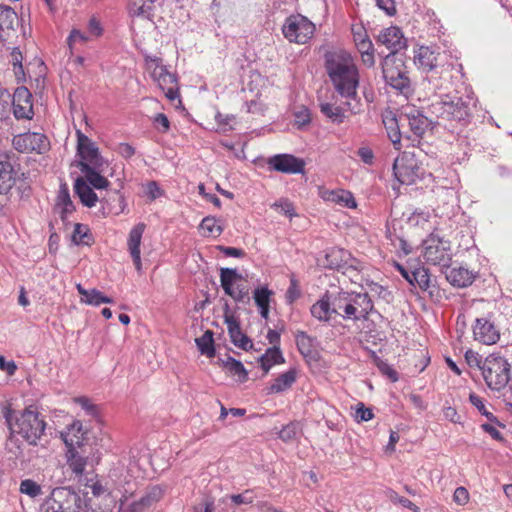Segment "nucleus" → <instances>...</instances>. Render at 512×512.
<instances>
[{
  "mask_svg": "<svg viewBox=\"0 0 512 512\" xmlns=\"http://www.w3.org/2000/svg\"><path fill=\"white\" fill-rule=\"evenodd\" d=\"M324 67L335 91L344 99L349 113H360L362 103L357 93L360 76L352 55L341 49L328 51L324 55Z\"/></svg>",
  "mask_w": 512,
  "mask_h": 512,
  "instance_id": "f257e3e1",
  "label": "nucleus"
},
{
  "mask_svg": "<svg viewBox=\"0 0 512 512\" xmlns=\"http://www.w3.org/2000/svg\"><path fill=\"white\" fill-rule=\"evenodd\" d=\"M14 410L10 406L3 409V416L12 432L21 435L29 444L36 445L44 434L46 423L33 406L25 408L13 422Z\"/></svg>",
  "mask_w": 512,
  "mask_h": 512,
  "instance_id": "f03ea898",
  "label": "nucleus"
},
{
  "mask_svg": "<svg viewBox=\"0 0 512 512\" xmlns=\"http://www.w3.org/2000/svg\"><path fill=\"white\" fill-rule=\"evenodd\" d=\"M145 69L154 82L164 92L165 96L173 101L179 97L178 77L164 65L162 58L157 56H144Z\"/></svg>",
  "mask_w": 512,
  "mask_h": 512,
  "instance_id": "7ed1b4c3",
  "label": "nucleus"
},
{
  "mask_svg": "<svg viewBox=\"0 0 512 512\" xmlns=\"http://www.w3.org/2000/svg\"><path fill=\"white\" fill-rule=\"evenodd\" d=\"M84 484L85 512H112L116 499L111 492L94 476L86 478Z\"/></svg>",
  "mask_w": 512,
  "mask_h": 512,
  "instance_id": "20e7f679",
  "label": "nucleus"
},
{
  "mask_svg": "<svg viewBox=\"0 0 512 512\" xmlns=\"http://www.w3.org/2000/svg\"><path fill=\"white\" fill-rule=\"evenodd\" d=\"M471 99L445 95L440 101L432 104L433 113L446 121L466 124L471 116Z\"/></svg>",
  "mask_w": 512,
  "mask_h": 512,
  "instance_id": "39448f33",
  "label": "nucleus"
},
{
  "mask_svg": "<svg viewBox=\"0 0 512 512\" xmlns=\"http://www.w3.org/2000/svg\"><path fill=\"white\" fill-rule=\"evenodd\" d=\"M510 364L499 354H489L481 365L482 377L491 390L501 391L510 380Z\"/></svg>",
  "mask_w": 512,
  "mask_h": 512,
  "instance_id": "423d86ee",
  "label": "nucleus"
},
{
  "mask_svg": "<svg viewBox=\"0 0 512 512\" xmlns=\"http://www.w3.org/2000/svg\"><path fill=\"white\" fill-rule=\"evenodd\" d=\"M382 72L387 84L404 92L410 87V78L404 60L396 55H387L382 63Z\"/></svg>",
  "mask_w": 512,
  "mask_h": 512,
  "instance_id": "0eeeda50",
  "label": "nucleus"
},
{
  "mask_svg": "<svg viewBox=\"0 0 512 512\" xmlns=\"http://www.w3.org/2000/svg\"><path fill=\"white\" fill-rule=\"evenodd\" d=\"M422 255L428 264L448 267L452 256L450 242L432 233L423 242Z\"/></svg>",
  "mask_w": 512,
  "mask_h": 512,
  "instance_id": "6e6552de",
  "label": "nucleus"
},
{
  "mask_svg": "<svg viewBox=\"0 0 512 512\" xmlns=\"http://www.w3.org/2000/svg\"><path fill=\"white\" fill-rule=\"evenodd\" d=\"M282 32L289 42L306 44L315 33V25L303 15H291L286 19Z\"/></svg>",
  "mask_w": 512,
  "mask_h": 512,
  "instance_id": "1a4fd4ad",
  "label": "nucleus"
},
{
  "mask_svg": "<svg viewBox=\"0 0 512 512\" xmlns=\"http://www.w3.org/2000/svg\"><path fill=\"white\" fill-rule=\"evenodd\" d=\"M395 178L404 185L414 184L421 176V164L415 153L403 152L393 164Z\"/></svg>",
  "mask_w": 512,
  "mask_h": 512,
  "instance_id": "9d476101",
  "label": "nucleus"
},
{
  "mask_svg": "<svg viewBox=\"0 0 512 512\" xmlns=\"http://www.w3.org/2000/svg\"><path fill=\"white\" fill-rule=\"evenodd\" d=\"M45 512H79L78 497L66 488H56L45 501Z\"/></svg>",
  "mask_w": 512,
  "mask_h": 512,
  "instance_id": "9b49d317",
  "label": "nucleus"
},
{
  "mask_svg": "<svg viewBox=\"0 0 512 512\" xmlns=\"http://www.w3.org/2000/svg\"><path fill=\"white\" fill-rule=\"evenodd\" d=\"M243 277L237 273L235 269L221 268L220 270V283L225 294L230 296L236 302H243L249 297V289L246 285L241 283Z\"/></svg>",
  "mask_w": 512,
  "mask_h": 512,
  "instance_id": "f8f14e48",
  "label": "nucleus"
},
{
  "mask_svg": "<svg viewBox=\"0 0 512 512\" xmlns=\"http://www.w3.org/2000/svg\"><path fill=\"white\" fill-rule=\"evenodd\" d=\"M77 136V155L80 158V162H86L94 168L101 169L106 165L101 156L99 149L95 142L87 137L81 130L76 131Z\"/></svg>",
  "mask_w": 512,
  "mask_h": 512,
  "instance_id": "ddd939ff",
  "label": "nucleus"
},
{
  "mask_svg": "<svg viewBox=\"0 0 512 512\" xmlns=\"http://www.w3.org/2000/svg\"><path fill=\"white\" fill-rule=\"evenodd\" d=\"M14 148L22 153H44L49 148V141L42 133L26 132L14 136L12 140Z\"/></svg>",
  "mask_w": 512,
  "mask_h": 512,
  "instance_id": "4468645a",
  "label": "nucleus"
},
{
  "mask_svg": "<svg viewBox=\"0 0 512 512\" xmlns=\"http://www.w3.org/2000/svg\"><path fill=\"white\" fill-rule=\"evenodd\" d=\"M271 170L285 174H304L305 161L292 154H277L267 160Z\"/></svg>",
  "mask_w": 512,
  "mask_h": 512,
  "instance_id": "2eb2a0df",
  "label": "nucleus"
},
{
  "mask_svg": "<svg viewBox=\"0 0 512 512\" xmlns=\"http://www.w3.org/2000/svg\"><path fill=\"white\" fill-rule=\"evenodd\" d=\"M473 338L484 345H493L500 339V331L491 317H478L472 325Z\"/></svg>",
  "mask_w": 512,
  "mask_h": 512,
  "instance_id": "dca6fc26",
  "label": "nucleus"
},
{
  "mask_svg": "<svg viewBox=\"0 0 512 512\" xmlns=\"http://www.w3.org/2000/svg\"><path fill=\"white\" fill-rule=\"evenodd\" d=\"M13 114L16 119H32L34 115L33 97L24 86L18 87L12 97Z\"/></svg>",
  "mask_w": 512,
  "mask_h": 512,
  "instance_id": "f3484780",
  "label": "nucleus"
},
{
  "mask_svg": "<svg viewBox=\"0 0 512 512\" xmlns=\"http://www.w3.org/2000/svg\"><path fill=\"white\" fill-rule=\"evenodd\" d=\"M146 230V224L140 222L134 225L129 231L127 238V250L132 258L135 269L141 273L142 261H141V242L143 234Z\"/></svg>",
  "mask_w": 512,
  "mask_h": 512,
  "instance_id": "a211bd4d",
  "label": "nucleus"
},
{
  "mask_svg": "<svg viewBox=\"0 0 512 512\" xmlns=\"http://www.w3.org/2000/svg\"><path fill=\"white\" fill-rule=\"evenodd\" d=\"M318 196L323 201L340 207L354 209L357 206L353 194L345 189H328L324 186H319Z\"/></svg>",
  "mask_w": 512,
  "mask_h": 512,
  "instance_id": "6ab92c4d",
  "label": "nucleus"
},
{
  "mask_svg": "<svg viewBox=\"0 0 512 512\" xmlns=\"http://www.w3.org/2000/svg\"><path fill=\"white\" fill-rule=\"evenodd\" d=\"M377 42L389 49L390 55H396L397 51L406 46L404 35L397 26H390L382 30L377 37Z\"/></svg>",
  "mask_w": 512,
  "mask_h": 512,
  "instance_id": "aec40b11",
  "label": "nucleus"
},
{
  "mask_svg": "<svg viewBox=\"0 0 512 512\" xmlns=\"http://www.w3.org/2000/svg\"><path fill=\"white\" fill-rule=\"evenodd\" d=\"M224 322L227 325L230 339L235 346L243 350L252 348V341L241 331L239 320L233 314L226 311Z\"/></svg>",
  "mask_w": 512,
  "mask_h": 512,
  "instance_id": "412c9836",
  "label": "nucleus"
},
{
  "mask_svg": "<svg viewBox=\"0 0 512 512\" xmlns=\"http://www.w3.org/2000/svg\"><path fill=\"white\" fill-rule=\"evenodd\" d=\"M351 305L348 307L349 319H367L373 310V302L367 293H351Z\"/></svg>",
  "mask_w": 512,
  "mask_h": 512,
  "instance_id": "4be33fe9",
  "label": "nucleus"
},
{
  "mask_svg": "<svg viewBox=\"0 0 512 512\" xmlns=\"http://www.w3.org/2000/svg\"><path fill=\"white\" fill-rule=\"evenodd\" d=\"M86 431L83 429L82 422L79 420L73 421L65 431L61 433V438L68 447V449L80 448L85 439Z\"/></svg>",
  "mask_w": 512,
  "mask_h": 512,
  "instance_id": "5701e85b",
  "label": "nucleus"
},
{
  "mask_svg": "<svg viewBox=\"0 0 512 512\" xmlns=\"http://www.w3.org/2000/svg\"><path fill=\"white\" fill-rule=\"evenodd\" d=\"M298 371L296 368H290L277 376L267 387L268 394H278L289 390L296 382Z\"/></svg>",
  "mask_w": 512,
  "mask_h": 512,
  "instance_id": "b1692460",
  "label": "nucleus"
},
{
  "mask_svg": "<svg viewBox=\"0 0 512 512\" xmlns=\"http://www.w3.org/2000/svg\"><path fill=\"white\" fill-rule=\"evenodd\" d=\"M78 167L80 171L84 174V180L95 189H106L110 185V182L107 178L103 177L99 171L102 170L98 168H94V166H90L86 162H79Z\"/></svg>",
  "mask_w": 512,
  "mask_h": 512,
  "instance_id": "393cba45",
  "label": "nucleus"
},
{
  "mask_svg": "<svg viewBox=\"0 0 512 512\" xmlns=\"http://www.w3.org/2000/svg\"><path fill=\"white\" fill-rule=\"evenodd\" d=\"M74 210L75 207L70 198L69 189L66 184H62L56 197L54 211L60 216L62 221H65Z\"/></svg>",
  "mask_w": 512,
  "mask_h": 512,
  "instance_id": "a878e982",
  "label": "nucleus"
},
{
  "mask_svg": "<svg viewBox=\"0 0 512 512\" xmlns=\"http://www.w3.org/2000/svg\"><path fill=\"white\" fill-rule=\"evenodd\" d=\"M76 289L80 294V302L86 305L98 307L101 304H111L113 299L104 295L101 291L93 289H85L81 284L76 285Z\"/></svg>",
  "mask_w": 512,
  "mask_h": 512,
  "instance_id": "bb28decb",
  "label": "nucleus"
},
{
  "mask_svg": "<svg viewBox=\"0 0 512 512\" xmlns=\"http://www.w3.org/2000/svg\"><path fill=\"white\" fill-rule=\"evenodd\" d=\"M474 277L472 271L462 266L452 267L446 271V279L453 286L457 287H467L471 285Z\"/></svg>",
  "mask_w": 512,
  "mask_h": 512,
  "instance_id": "cd10ccee",
  "label": "nucleus"
},
{
  "mask_svg": "<svg viewBox=\"0 0 512 512\" xmlns=\"http://www.w3.org/2000/svg\"><path fill=\"white\" fill-rule=\"evenodd\" d=\"M438 53L428 46H420L415 52L414 62L425 71H432L437 66Z\"/></svg>",
  "mask_w": 512,
  "mask_h": 512,
  "instance_id": "c85d7f7f",
  "label": "nucleus"
},
{
  "mask_svg": "<svg viewBox=\"0 0 512 512\" xmlns=\"http://www.w3.org/2000/svg\"><path fill=\"white\" fill-rule=\"evenodd\" d=\"M410 130L417 138H421L429 127L427 117H425L419 110L410 108L406 112Z\"/></svg>",
  "mask_w": 512,
  "mask_h": 512,
  "instance_id": "c756f323",
  "label": "nucleus"
},
{
  "mask_svg": "<svg viewBox=\"0 0 512 512\" xmlns=\"http://www.w3.org/2000/svg\"><path fill=\"white\" fill-rule=\"evenodd\" d=\"M153 0H130L128 12L132 18L151 20L153 16Z\"/></svg>",
  "mask_w": 512,
  "mask_h": 512,
  "instance_id": "7c9ffc66",
  "label": "nucleus"
},
{
  "mask_svg": "<svg viewBox=\"0 0 512 512\" xmlns=\"http://www.w3.org/2000/svg\"><path fill=\"white\" fill-rule=\"evenodd\" d=\"M75 193L80 198L83 205L91 208L94 207L98 201L97 194L93 188L81 177L77 178L74 184Z\"/></svg>",
  "mask_w": 512,
  "mask_h": 512,
  "instance_id": "2f4dec72",
  "label": "nucleus"
},
{
  "mask_svg": "<svg viewBox=\"0 0 512 512\" xmlns=\"http://www.w3.org/2000/svg\"><path fill=\"white\" fill-rule=\"evenodd\" d=\"M273 291L268 287H258L254 290L253 299L259 309L260 315L264 319H268L270 313V302Z\"/></svg>",
  "mask_w": 512,
  "mask_h": 512,
  "instance_id": "473e14b6",
  "label": "nucleus"
},
{
  "mask_svg": "<svg viewBox=\"0 0 512 512\" xmlns=\"http://www.w3.org/2000/svg\"><path fill=\"white\" fill-rule=\"evenodd\" d=\"M16 171L9 161H0V194L8 193L16 183Z\"/></svg>",
  "mask_w": 512,
  "mask_h": 512,
  "instance_id": "72a5a7b5",
  "label": "nucleus"
},
{
  "mask_svg": "<svg viewBox=\"0 0 512 512\" xmlns=\"http://www.w3.org/2000/svg\"><path fill=\"white\" fill-rule=\"evenodd\" d=\"M163 495L164 490L160 486L151 487L139 501L132 503L131 512H142L145 508L157 503Z\"/></svg>",
  "mask_w": 512,
  "mask_h": 512,
  "instance_id": "f704fd0d",
  "label": "nucleus"
},
{
  "mask_svg": "<svg viewBox=\"0 0 512 512\" xmlns=\"http://www.w3.org/2000/svg\"><path fill=\"white\" fill-rule=\"evenodd\" d=\"M314 318L319 321H329L334 313L330 296L325 294L321 299L314 303L310 309Z\"/></svg>",
  "mask_w": 512,
  "mask_h": 512,
  "instance_id": "c9c22d12",
  "label": "nucleus"
},
{
  "mask_svg": "<svg viewBox=\"0 0 512 512\" xmlns=\"http://www.w3.org/2000/svg\"><path fill=\"white\" fill-rule=\"evenodd\" d=\"M259 361L264 374H267L274 365L283 364L285 359L282 355L280 347L275 346L268 348L266 352L260 357Z\"/></svg>",
  "mask_w": 512,
  "mask_h": 512,
  "instance_id": "e433bc0d",
  "label": "nucleus"
},
{
  "mask_svg": "<svg viewBox=\"0 0 512 512\" xmlns=\"http://www.w3.org/2000/svg\"><path fill=\"white\" fill-rule=\"evenodd\" d=\"M320 111L329 118L333 123L341 124L344 122L346 112H349L344 105V99L341 102V105H336L333 103H321Z\"/></svg>",
  "mask_w": 512,
  "mask_h": 512,
  "instance_id": "4c0bfd02",
  "label": "nucleus"
},
{
  "mask_svg": "<svg viewBox=\"0 0 512 512\" xmlns=\"http://www.w3.org/2000/svg\"><path fill=\"white\" fill-rule=\"evenodd\" d=\"M348 254L344 249L331 248L325 255V268L339 270L347 264Z\"/></svg>",
  "mask_w": 512,
  "mask_h": 512,
  "instance_id": "58836bf2",
  "label": "nucleus"
},
{
  "mask_svg": "<svg viewBox=\"0 0 512 512\" xmlns=\"http://www.w3.org/2000/svg\"><path fill=\"white\" fill-rule=\"evenodd\" d=\"M67 464L71 471L81 478L87 466V457L76 449H68Z\"/></svg>",
  "mask_w": 512,
  "mask_h": 512,
  "instance_id": "ea45409f",
  "label": "nucleus"
},
{
  "mask_svg": "<svg viewBox=\"0 0 512 512\" xmlns=\"http://www.w3.org/2000/svg\"><path fill=\"white\" fill-rule=\"evenodd\" d=\"M351 293L348 292H338L336 295L330 297V302L335 314H341L343 317H350V313L348 307L351 305Z\"/></svg>",
  "mask_w": 512,
  "mask_h": 512,
  "instance_id": "a19ab883",
  "label": "nucleus"
},
{
  "mask_svg": "<svg viewBox=\"0 0 512 512\" xmlns=\"http://www.w3.org/2000/svg\"><path fill=\"white\" fill-rule=\"evenodd\" d=\"M223 229V226L213 216L203 218L199 225L200 233L204 237L217 238L222 234Z\"/></svg>",
  "mask_w": 512,
  "mask_h": 512,
  "instance_id": "79ce46f5",
  "label": "nucleus"
},
{
  "mask_svg": "<svg viewBox=\"0 0 512 512\" xmlns=\"http://www.w3.org/2000/svg\"><path fill=\"white\" fill-rule=\"evenodd\" d=\"M297 348L302 356L313 357L315 352L314 339L306 332L298 331L295 335Z\"/></svg>",
  "mask_w": 512,
  "mask_h": 512,
  "instance_id": "37998d69",
  "label": "nucleus"
},
{
  "mask_svg": "<svg viewBox=\"0 0 512 512\" xmlns=\"http://www.w3.org/2000/svg\"><path fill=\"white\" fill-rule=\"evenodd\" d=\"M383 124L387 130V135L392 142L394 148L396 150L401 149V133L398 127L397 120L394 116L385 117L383 119Z\"/></svg>",
  "mask_w": 512,
  "mask_h": 512,
  "instance_id": "c03bdc74",
  "label": "nucleus"
},
{
  "mask_svg": "<svg viewBox=\"0 0 512 512\" xmlns=\"http://www.w3.org/2000/svg\"><path fill=\"white\" fill-rule=\"evenodd\" d=\"M195 342L201 354L208 358L215 356L213 332L211 330L205 331L202 336L195 339Z\"/></svg>",
  "mask_w": 512,
  "mask_h": 512,
  "instance_id": "a18cd8bd",
  "label": "nucleus"
},
{
  "mask_svg": "<svg viewBox=\"0 0 512 512\" xmlns=\"http://www.w3.org/2000/svg\"><path fill=\"white\" fill-rule=\"evenodd\" d=\"M72 242L76 245H92L94 242L93 236L87 225L77 223L74 226L72 233Z\"/></svg>",
  "mask_w": 512,
  "mask_h": 512,
  "instance_id": "49530a36",
  "label": "nucleus"
},
{
  "mask_svg": "<svg viewBox=\"0 0 512 512\" xmlns=\"http://www.w3.org/2000/svg\"><path fill=\"white\" fill-rule=\"evenodd\" d=\"M223 366L230 375L237 377L239 382H245L247 380L248 373L240 361L229 357L223 362Z\"/></svg>",
  "mask_w": 512,
  "mask_h": 512,
  "instance_id": "de8ad7c7",
  "label": "nucleus"
},
{
  "mask_svg": "<svg viewBox=\"0 0 512 512\" xmlns=\"http://www.w3.org/2000/svg\"><path fill=\"white\" fill-rule=\"evenodd\" d=\"M16 22V12L9 6L0 5V30H13Z\"/></svg>",
  "mask_w": 512,
  "mask_h": 512,
  "instance_id": "09e8293b",
  "label": "nucleus"
},
{
  "mask_svg": "<svg viewBox=\"0 0 512 512\" xmlns=\"http://www.w3.org/2000/svg\"><path fill=\"white\" fill-rule=\"evenodd\" d=\"M11 64L13 67V72L15 75V78L18 82H23L26 79L24 68L22 65L23 62V55L19 48L15 47L11 51Z\"/></svg>",
  "mask_w": 512,
  "mask_h": 512,
  "instance_id": "8fccbe9b",
  "label": "nucleus"
},
{
  "mask_svg": "<svg viewBox=\"0 0 512 512\" xmlns=\"http://www.w3.org/2000/svg\"><path fill=\"white\" fill-rule=\"evenodd\" d=\"M359 53L361 54V59L364 65L371 67L374 65V49L371 40L362 41L356 45Z\"/></svg>",
  "mask_w": 512,
  "mask_h": 512,
  "instance_id": "3c124183",
  "label": "nucleus"
},
{
  "mask_svg": "<svg viewBox=\"0 0 512 512\" xmlns=\"http://www.w3.org/2000/svg\"><path fill=\"white\" fill-rule=\"evenodd\" d=\"M19 491L31 498H35L42 494L41 486L32 479L22 480L20 483Z\"/></svg>",
  "mask_w": 512,
  "mask_h": 512,
  "instance_id": "603ef678",
  "label": "nucleus"
},
{
  "mask_svg": "<svg viewBox=\"0 0 512 512\" xmlns=\"http://www.w3.org/2000/svg\"><path fill=\"white\" fill-rule=\"evenodd\" d=\"M413 286L417 285L421 290L426 291L430 287V277L426 269L419 268L411 272Z\"/></svg>",
  "mask_w": 512,
  "mask_h": 512,
  "instance_id": "864d4df0",
  "label": "nucleus"
},
{
  "mask_svg": "<svg viewBox=\"0 0 512 512\" xmlns=\"http://www.w3.org/2000/svg\"><path fill=\"white\" fill-rule=\"evenodd\" d=\"M301 296V290H300V286H299V282L298 280L292 276L290 278V285L286 291V301L289 303V304H292L293 302H295L299 297Z\"/></svg>",
  "mask_w": 512,
  "mask_h": 512,
  "instance_id": "5fc2aeb1",
  "label": "nucleus"
},
{
  "mask_svg": "<svg viewBox=\"0 0 512 512\" xmlns=\"http://www.w3.org/2000/svg\"><path fill=\"white\" fill-rule=\"evenodd\" d=\"M272 208L279 210L281 213L292 219L296 216L294 205L287 199H281L278 202L272 204Z\"/></svg>",
  "mask_w": 512,
  "mask_h": 512,
  "instance_id": "6e6d98bb",
  "label": "nucleus"
},
{
  "mask_svg": "<svg viewBox=\"0 0 512 512\" xmlns=\"http://www.w3.org/2000/svg\"><path fill=\"white\" fill-rule=\"evenodd\" d=\"M469 400L471 404L474 405L478 409V411L481 414L485 415L490 421L496 420V417L486 409L484 401L480 396L476 395L475 393H471L469 396Z\"/></svg>",
  "mask_w": 512,
  "mask_h": 512,
  "instance_id": "4d7b16f0",
  "label": "nucleus"
},
{
  "mask_svg": "<svg viewBox=\"0 0 512 512\" xmlns=\"http://www.w3.org/2000/svg\"><path fill=\"white\" fill-rule=\"evenodd\" d=\"M389 498L394 502V503H399L401 504L403 507L405 508H408L414 512H420V509L418 506H416L412 501H410L409 499L403 497V496H399L395 491L393 490H390L389 491Z\"/></svg>",
  "mask_w": 512,
  "mask_h": 512,
  "instance_id": "13d9d810",
  "label": "nucleus"
},
{
  "mask_svg": "<svg viewBox=\"0 0 512 512\" xmlns=\"http://www.w3.org/2000/svg\"><path fill=\"white\" fill-rule=\"evenodd\" d=\"M376 365L378 367V369L380 370V372L384 375H386L392 382H397L399 377H398V373L395 369H393L388 363L380 360V359H377L376 360Z\"/></svg>",
  "mask_w": 512,
  "mask_h": 512,
  "instance_id": "bf43d9fd",
  "label": "nucleus"
},
{
  "mask_svg": "<svg viewBox=\"0 0 512 512\" xmlns=\"http://www.w3.org/2000/svg\"><path fill=\"white\" fill-rule=\"evenodd\" d=\"M144 187H145V194L151 201H154L163 195V190L159 187V185L155 181L147 182Z\"/></svg>",
  "mask_w": 512,
  "mask_h": 512,
  "instance_id": "052dcab7",
  "label": "nucleus"
},
{
  "mask_svg": "<svg viewBox=\"0 0 512 512\" xmlns=\"http://www.w3.org/2000/svg\"><path fill=\"white\" fill-rule=\"evenodd\" d=\"M297 427L295 424L290 423L284 426L279 432V438L285 442L291 441L296 437Z\"/></svg>",
  "mask_w": 512,
  "mask_h": 512,
  "instance_id": "680f3d73",
  "label": "nucleus"
},
{
  "mask_svg": "<svg viewBox=\"0 0 512 512\" xmlns=\"http://www.w3.org/2000/svg\"><path fill=\"white\" fill-rule=\"evenodd\" d=\"M465 361L470 367H478L481 370L483 361L476 351H473L472 349L467 350L465 353Z\"/></svg>",
  "mask_w": 512,
  "mask_h": 512,
  "instance_id": "e2e57ef3",
  "label": "nucleus"
},
{
  "mask_svg": "<svg viewBox=\"0 0 512 512\" xmlns=\"http://www.w3.org/2000/svg\"><path fill=\"white\" fill-rule=\"evenodd\" d=\"M453 500L458 505H465L469 501V492L465 487H457L453 494Z\"/></svg>",
  "mask_w": 512,
  "mask_h": 512,
  "instance_id": "0e129e2a",
  "label": "nucleus"
},
{
  "mask_svg": "<svg viewBox=\"0 0 512 512\" xmlns=\"http://www.w3.org/2000/svg\"><path fill=\"white\" fill-rule=\"evenodd\" d=\"M376 5L389 16H394L397 12L394 0H376Z\"/></svg>",
  "mask_w": 512,
  "mask_h": 512,
  "instance_id": "69168bd1",
  "label": "nucleus"
},
{
  "mask_svg": "<svg viewBox=\"0 0 512 512\" xmlns=\"http://www.w3.org/2000/svg\"><path fill=\"white\" fill-rule=\"evenodd\" d=\"M89 40L88 36H86L84 33H82L81 31L77 30V29H73L71 32H70V35L69 37L67 38V43L70 47V49L73 48V45L77 42H87Z\"/></svg>",
  "mask_w": 512,
  "mask_h": 512,
  "instance_id": "338daca9",
  "label": "nucleus"
},
{
  "mask_svg": "<svg viewBox=\"0 0 512 512\" xmlns=\"http://www.w3.org/2000/svg\"><path fill=\"white\" fill-rule=\"evenodd\" d=\"M374 417L371 409L365 408L362 403L358 405L356 409L355 418L357 421H369Z\"/></svg>",
  "mask_w": 512,
  "mask_h": 512,
  "instance_id": "774afa93",
  "label": "nucleus"
}]
</instances>
